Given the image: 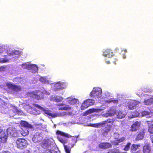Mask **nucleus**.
Segmentation results:
<instances>
[{"label":"nucleus","instance_id":"2","mask_svg":"<svg viewBox=\"0 0 153 153\" xmlns=\"http://www.w3.org/2000/svg\"><path fill=\"white\" fill-rule=\"evenodd\" d=\"M34 105L36 107L43 111L44 113H45L53 118L63 116L65 115L64 112H52L48 110L45 109L37 104H35Z\"/></svg>","mask_w":153,"mask_h":153},{"label":"nucleus","instance_id":"25","mask_svg":"<svg viewBox=\"0 0 153 153\" xmlns=\"http://www.w3.org/2000/svg\"><path fill=\"white\" fill-rule=\"evenodd\" d=\"M99 146L101 149H106L111 147V145L108 143H101L99 144Z\"/></svg>","mask_w":153,"mask_h":153},{"label":"nucleus","instance_id":"42","mask_svg":"<svg viewBox=\"0 0 153 153\" xmlns=\"http://www.w3.org/2000/svg\"><path fill=\"white\" fill-rule=\"evenodd\" d=\"M131 144L130 143H128L125 146L123 150L125 151H128L130 149V147L131 145Z\"/></svg>","mask_w":153,"mask_h":153},{"label":"nucleus","instance_id":"26","mask_svg":"<svg viewBox=\"0 0 153 153\" xmlns=\"http://www.w3.org/2000/svg\"><path fill=\"white\" fill-rule=\"evenodd\" d=\"M103 56L105 57L110 58L113 56L112 52L109 49H107L103 53Z\"/></svg>","mask_w":153,"mask_h":153},{"label":"nucleus","instance_id":"59","mask_svg":"<svg viewBox=\"0 0 153 153\" xmlns=\"http://www.w3.org/2000/svg\"><path fill=\"white\" fill-rule=\"evenodd\" d=\"M137 95H139V94H138V92H137Z\"/></svg>","mask_w":153,"mask_h":153},{"label":"nucleus","instance_id":"10","mask_svg":"<svg viewBox=\"0 0 153 153\" xmlns=\"http://www.w3.org/2000/svg\"><path fill=\"white\" fill-rule=\"evenodd\" d=\"M17 147L20 149H23L28 145L27 141L25 139L19 138L16 141Z\"/></svg>","mask_w":153,"mask_h":153},{"label":"nucleus","instance_id":"60","mask_svg":"<svg viewBox=\"0 0 153 153\" xmlns=\"http://www.w3.org/2000/svg\"><path fill=\"white\" fill-rule=\"evenodd\" d=\"M142 93V91H141L140 92H139V94H141V93Z\"/></svg>","mask_w":153,"mask_h":153},{"label":"nucleus","instance_id":"23","mask_svg":"<svg viewBox=\"0 0 153 153\" xmlns=\"http://www.w3.org/2000/svg\"><path fill=\"white\" fill-rule=\"evenodd\" d=\"M144 104L146 105H150L153 104V96L150 97L148 99H146L143 102Z\"/></svg>","mask_w":153,"mask_h":153},{"label":"nucleus","instance_id":"9","mask_svg":"<svg viewBox=\"0 0 153 153\" xmlns=\"http://www.w3.org/2000/svg\"><path fill=\"white\" fill-rule=\"evenodd\" d=\"M19 131H17L15 128L10 127L7 130V133L8 136L13 137L20 136Z\"/></svg>","mask_w":153,"mask_h":153},{"label":"nucleus","instance_id":"21","mask_svg":"<svg viewBox=\"0 0 153 153\" xmlns=\"http://www.w3.org/2000/svg\"><path fill=\"white\" fill-rule=\"evenodd\" d=\"M0 133V137L1 141L2 143H4L6 141L8 135L7 133V131L5 132L1 131Z\"/></svg>","mask_w":153,"mask_h":153},{"label":"nucleus","instance_id":"54","mask_svg":"<svg viewBox=\"0 0 153 153\" xmlns=\"http://www.w3.org/2000/svg\"><path fill=\"white\" fill-rule=\"evenodd\" d=\"M2 130L1 127L0 126V133H1V131H2Z\"/></svg>","mask_w":153,"mask_h":153},{"label":"nucleus","instance_id":"17","mask_svg":"<svg viewBox=\"0 0 153 153\" xmlns=\"http://www.w3.org/2000/svg\"><path fill=\"white\" fill-rule=\"evenodd\" d=\"M66 100V102L70 105H74L79 102L78 100L73 97H68Z\"/></svg>","mask_w":153,"mask_h":153},{"label":"nucleus","instance_id":"8","mask_svg":"<svg viewBox=\"0 0 153 153\" xmlns=\"http://www.w3.org/2000/svg\"><path fill=\"white\" fill-rule=\"evenodd\" d=\"M110 93L108 92H105L104 93L102 94V95L101 97L102 100V101H103V100H104L106 102L108 103H110L111 102H113L114 103L118 102V101L117 100H114L113 99H109L108 100H107L110 97Z\"/></svg>","mask_w":153,"mask_h":153},{"label":"nucleus","instance_id":"3","mask_svg":"<svg viewBox=\"0 0 153 153\" xmlns=\"http://www.w3.org/2000/svg\"><path fill=\"white\" fill-rule=\"evenodd\" d=\"M42 147L45 149H48L51 153H55L53 150L55 148V144L53 142H52L50 140H47L43 141L42 145Z\"/></svg>","mask_w":153,"mask_h":153},{"label":"nucleus","instance_id":"32","mask_svg":"<svg viewBox=\"0 0 153 153\" xmlns=\"http://www.w3.org/2000/svg\"><path fill=\"white\" fill-rule=\"evenodd\" d=\"M30 63L27 62L22 64L21 66L24 69H30Z\"/></svg>","mask_w":153,"mask_h":153},{"label":"nucleus","instance_id":"57","mask_svg":"<svg viewBox=\"0 0 153 153\" xmlns=\"http://www.w3.org/2000/svg\"><path fill=\"white\" fill-rule=\"evenodd\" d=\"M124 51L126 53L127 52V50H125Z\"/></svg>","mask_w":153,"mask_h":153},{"label":"nucleus","instance_id":"37","mask_svg":"<svg viewBox=\"0 0 153 153\" xmlns=\"http://www.w3.org/2000/svg\"><path fill=\"white\" fill-rule=\"evenodd\" d=\"M21 124L22 126H23L29 128H31L32 127L31 125H30L27 122L25 121H22L21 122Z\"/></svg>","mask_w":153,"mask_h":153},{"label":"nucleus","instance_id":"62","mask_svg":"<svg viewBox=\"0 0 153 153\" xmlns=\"http://www.w3.org/2000/svg\"><path fill=\"white\" fill-rule=\"evenodd\" d=\"M115 64H116V63L115 62H114Z\"/></svg>","mask_w":153,"mask_h":153},{"label":"nucleus","instance_id":"7","mask_svg":"<svg viewBox=\"0 0 153 153\" xmlns=\"http://www.w3.org/2000/svg\"><path fill=\"white\" fill-rule=\"evenodd\" d=\"M7 105V113L8 111H10L9 112L10 113H11L12 112L13 113V115H16V114H21L22 112L20 110H19L15 106H13L11 104L8 103Z\"/></svg>","mask_w":153,"mask_h":153},{"label":"nucleus","instance_id":"24","mask_svg":"<svg viewBox=\"0 0 153 153\" xmlns=\"http://www.w3.org/2000/svg\"><path fill=\"white\" fill-rule=\"evenodd\" d=\"M63 99V98L62 97L56 96H52L50 98V100L55 101L57 102L61 101Z\"/></svg>","mask_w":153,"mask_h":153},{"label":"nucleus","instance_id":"63","mask_svg":"<svg viewBox=\"0 0 153 153\" xmlns=\"http://www.w3.org/2000/svg\"><path fill=\"white\" fill-rule=\"evenodd\" d=\"M11 116H13V115H11Z\"/></svg>","mask_w":153,"mask_h":153},{"label":"nucleus","instance_id":"61","mask_svg":"<svg viewBox=\"0 0 153 153\" xmlns=\"http://www.w3.org/2000/svg\"><path fill=\"white\" fill-rule=\"evenodd\" d=\"M84 153H87V152H85Z\"/></svg>","mask_w":153,"mask_h":153},{"label":"nucleus","instance_id":"29","mask_svg":"<svg viewBox=\"0 0 153 153\" xmlns=\"http://www.w3.org/2000/svg\"><path fill=\"white\" fill-rule=\"evenodd\" d=\"M126 113L123 112V111H119L117 113V118L122 119L125 117Z\"/></svg>","mask_w":153,"mask_h":153},{"label":"nucleus","instance_id":"11","mask_svg":"<svg viewBox=\"0 0 153 153\" xmlns=\"http://www.w3.org/2000/svg\"><path fill=\"white\" fill-rule=\"evenodd\" d=\"M67 85V83L65 82L59 81L55 84L52 88L55 91L59 90L64 88Z\"/></svg>","mask_w":153,"mask_h":153},{"label":"nucleus","instance_id":"49","mask_svg":"<svg viewBox=\"0 0 153 153\" xmlns=\"http://www.w3.org/2000/svg\"><path fill=\"white\" fill-rule=\"evenodd\" d=\"M20 153H31L30 152L27 150H25L24 152H21Z\"/></svg>","mask_w":153,"mask_h":153},{"label":"nucleus","instance_id":"55","mask_svg":"<svg viewBox=\"0 0 153 153\" xmlns=\"http://www.w3.org/2000/svg\"><path fill=\"white\" fill-rule=\"evenodd\" d=\"M63 105H64L63 104L61 103V104H60L58 105L59 106H63Z\"/></svg>","mask_w":153,"mask_h":153},{"label":"nucleus","instance_id":"53","mask_svg":"<svg viewBox=\"0 0 153 153\" xmlns=\"http://www.w3.org/2000/svg\"><path fill=\"white\" fill-rule=\"evenodd\" d=\"M106 63L108 64H110V62L109 61H106Z\"/></svg>","mask_w":153,"mask_h":153},{"label":"nucleus","instance_id":"6","mask_svg":"<svg viewBox=\"0 0 153 153\" xmlns=\"http://www.w3.org/2000/svg\"><path fill=\"white\" fill-rule=\"evenodd\" d=\"M44 94H49L46 91L42 92L40 91H36L35 92H32L31 93L30 96L37 100H39L43 97Z\"/></svg>","mask_w":153,"mask_h":153},{"label":"nucleus","instance_id":"38","mask_svg":"<svg viewBox=\"0 0 153 153\" xmlns=\"http://www.w3.org/2000/svg\"><path fill=\"white\" fill-rule=\"evenodd\" d=\"M21 53V52L19 51H14L11 53H8V55H12L13 56L14 55H19Z\"/></svg>","mask_w":153,"mask_h":153},{"label":"nucleus","instance_id":"22","mask_svg":"<svg viewBox=\"0 0 153 153\" xmlns=\"http://www.w3.org/2000/svg\"><path fill=\"white\" fill-rule=\"evenodd\" d=\"M144 130L143 129L141 130L136 137L135 140L136 141H138L143 139L144 138Z\"/></svg>","mask_w":153,"mask_h":153},{"label":"nucleus","instance_id":"41","mask_svg":"<svg viewBox=\"0 0 153 153\" xmlns=\"http://www.w3.org/2000/svg\"><path fill=\"white\" fill-rule=\"evenodd\" d=\"M140 145H136L133 144L131 147V150L132 151H135L140 147Z\"/></svg>","mask_w":153,"mask_h":153},{"label":"nucleus","instance_id":"52","mask_svg":"<svg viewBox=\"0 0 153 153\" xmlns=\"http://www.w3.org/2000/svg\"><path fill=\"white\" fill-rule=\"evenodd\" d=\"M132 153H141V151H138L137 152H133Z\"/></svg>","mask_w":153,"mask_h":153},{"label":"nucleus","instance_id":"43","mask_svg":"<svg viewBox=\"0 0 153 153\" xmlns=\"http://www.w3.org/2000/svg\"><path fill=\"white\" fill-rule=\"evenodd\" d=\"M64 149L66 153H70L71 148L70 147H68L67 146L64 145Z\"/></svg>","mask_w":153,"mask_h":153},{"label":"nucleus","instance_id":"40","mask_svg":"<svg viewBox=\"0 0 153 153\" xmlns=\"http://www.w3.org/2000/svg\"><path fill=\"white\" fill-rule=\"evenodd\" d=\"M77 137H73L72 138V143H70V145L71 147L72 148L75 145V143L77 142Z\"/></svg>","mask_w":153,"mask_h":153},{"label":"nucleus","instance_id":"34","mask_svg":"<svg viewBox=\"0 0 153 153\" xmlns=\"http://www.w3.org/2000/svg\"><path fill=\"white\" fill-rule=\"evenodd\" d=\"M88 126H89L97 128L102 127V122L99 123H98L95 124H88Z\"/></svg>","mask_w":153,"mask_h":153},{"label":"nucleus","instance_id":"13","mask_svg":"<svg viewBox=\"0 0 153 153\" xmlns=\"http://www.w3.org/2000/svg\"><path fill=\"white\" fill-rule=\"evenodd\" d=\"M119 134L117 133L114 134V136L115 138V140L111 141L113 145H118L119 143L123 142L125 139V138L124 137H122L120 139H117L119 137Z\"/></svg>","mask_w":153,"mask_h":153},{"label":"nucleus","instance_id":"12","mask_svg":"<svg viewBox=\"0 0 153 153\" xmlns=\"http://www.w3.org/2000/svg\"><path fill=\"white\" fill-rule=\"evenodd\" d=\"M36 78L43 83L50 84L53 83V82L51 80V78L48 76H41L38 75L36 76Z\"/></svg>","mask_w":153,"mask_h":153},{"label":"nucleus","instance_id":"46","mask_svg":"<svg viewBox=\"0 0 153 153\" xmlns=\"http://www.w3.org/2000/svg\"><path fill=\"white\" fill-rule=\"evenodd\" d=\"M59 140L63 144L66 143L67 142V140L63 138H59Z\"/></svg>","mask_w":153,"mask_h":153},{"label":"nucleus","instance_id":"30","mask_svg":"<svg viewBox=\"0 0 153 153\" xmlns=\"http://www.w3.org/2000/svg\"><path fill=\"white\" fill-rule=\"evenodd\" d=\"M56 133L58 135H60L67 137H71V136L68 134L64 133L60 131H57Z\"/></svg>","mask_w":153,"mask_h":153},{"label":"nucleus","instance_id":"1","mask_svg":"<svg viewBox=\"0 0 153 153\" xmlns=\"http://www.w3.org/2000/svg\"><path fill=\"white\" fill-rule=\"evenodd\" d=\"M114 120V119H110L102 122V127H105L106 125L107 126L102 131V133L104 136H106L110 132Z\"/></svg>","mask_w":153,"mask_h":153},{"label":"nucleus","instance_id":"48","mask_svg":"<svg viewBox=\"0 0 153 153\" xmlns=\"http://www.w3.org/2000/svg\"><path fill=\"white\" fill-rule=\"evenodd\" d=\"M142 90L145 92H150L152 91H151V90L150 89H145V88L142 89Z\"/></svg>","mask_w":153,"mask_h":153},{"label":"nucleus","instance_id":"31","mask_svg":"<svg viewBox=\"0 0 153 153\" xmlns=\"http://www.w3.org/2000/svg\"><path fill=\"white\" fill-rule=\"evenodd\" d=\"M104 110V109H94V108H92L91 109H89V110H88L87 111V114H91L93 112H98L99 111H100L102 110Z\"/></svg>","mask_w":153,"mask_h":153},{"label":"nucleus","instance_id":"44","mask_svg":"<svg viewBox=\"0 0 153 153\" xmlns=\"http://www.w3.org/2000/svg\"><path fill=\"white\" fill-rule=\"evenodd\" d=\"M150 112L148 111H142L141 113V116L142 117L146 116L148 115H149Z\"/></svg>","mask_w":153,"mask_h":153},{"label":"nucleus","instance_id":"20","mask_svg":"<svg viewBox=\"0 0 153 153\" xmlns=\"http://www.w3.org/2000/svg\"><path fill=\"white\" fill-rule=\"evenodd\" d=\"M140 125V122L138 121L135 122L131 126L130 131H136L139 128Z\"/></svg>","mask_w":153,"mask_h":153},{"label":"nucleus","instance_id":"5","mask_svg":"<svg viewBox=\"0 0 153 153\" xmlns=\"http://www.w3.org/2000/svg\"><path fill=\"white\" fill-rule=\"evenodd\" d=\"M124 105L128 106L129 109H133L136 108L140 103V102L135 100H125Z\"/></svg>","mask_w":153,"mask_h":153},{"label":"nucleus","instance_id":"58","mask_svg":"<svg viewBox=\"0 0 153 153\" xmlns=\"http://www.w3.org/2000/svg\"><path fill=\"white\" fill-rule=\"evenodd\" d=\"M119 153H127L126 152H122V153H120V152H119Z\"/></svg>","mask_w":153,"mask_h":153},{"label":"nucleus","instance_id":"47","mask_svg":"<svg viewBox=\"0 0 153 153\" xmlns=\"http://www.w3.org/2000/svg\"><path fill=\"white\" fill-rule=\"evenodd\" d=\"M86 104L85 103L83 102L82 105V106H81V109L82 110H84L87 108V107H85V106H86Z\"/></svg>","mask_w":153,"mask_h":153},{"label":"nucleus","instance_id":"35","mask_svg":"<svg viewBox=\"0 0 153 153\" xmlns=\"http://www.w3.org/2000/svg\"><path fill=\"white\" fill-rule=\"evenodd\" d=\"M71 109V107L70 105H65L64 106L59 108V110H69Z\"/></svg>","mask_w":153,"mask_h":153},{"label":"nucleus","instance_id":"27","mask_svg":"<svg viewBox=\"0 0 153 153\" xmlns=\"http://www.w3.org/2000/svg\"><path fill=\"white\" fill-rule=\"evenodd\" d=\"M24 129H22V131H19V134H20V136L21 135L25 136L29 134L28 130L27 128L24 127Z\"/></svg>","mask_w":153,"mask_h":153},{"label":"nucleus","instance_id":"4","mask_svg":"<svg viewBox=\"0 0 153 153\" xmlns=\"http://www.w3.org/2000/svg\"><path fill=\"white\" fill-rule=\"evenodd\" d=\"M102 89L99 88H94L90 94V96L91 97H94L97 100L101 101L102 100L101 97H102Z\"/></svg>","mask_w":153,"mask_h":153},{"label":"nucleus","instance_id":"15","mask_svg":"<svg viewBox=\"0 0 153 153\" xmlns=\"http://www.w3.org/2000/svg\"><path fill=\"white\" fill-rule=\"evenodd\" d=\"M8 103H5L3 100L0 99V108H1L0 110L1 113L6 114L7 112V105Z\"/></svg>","mask_w":153,"mask_h":153},{"label":"nucleus","instance_id":"16","mask_svg":"<svg viewBox=\"0 0 153 153\" xmlns=\"http://www.w3.org/2000/svg\"><path fill=\"white\" fill-rule=\"evenodd\" d=\"M7 86L9 89L12 90L16 91H19L20 89L19 86L13 84L10 82L7 83Z\"/></svg>","mask_w":153,"mask_h":153},{"label":"nucleus","instance_id":"50","mask_svg":"<svg viewBox=\"0 0 153 153\" xmlns=\"http://www.w3.org/2000/svg\"><path fill=\"white\" fill-rule=\"evenodd\" d=\"M5 69V68L4 67H1L0 68V70L1 71H4Z\"/></svg>","mask_w":153,"mask_h":153},{"label":"nucleus","instance_id":"36","mask_svg":"<svg viewBox=\"0 0 153 153\" xmlns=\"http://www.w3.org/2000/svg\"><path fill=\"white\" fill-rule=\"evenodd\" d=\"M139 113L137 111H135L132 112L131 114L129 116L130 118H133L138 117L139 115Z\"/></svg>","mask_w":153,"mask_h":153},{"label":"nucleus","instance_id":"28","mask_svg":"<svg viewBox=\"0 0 153 153\" xmlns=\"http://www.w3.org/2000/svg\"><path fill=\"white\" fill-rule=\"evenodd\" d=\"M84 102L86 105L85 107H88L89 106L93 105L94 103V101L93 100L88 99L85 100Z\"/></svg>","mask_w":153,"mask_h":153},{"label":"nucleus","instance_id":"14","mask_svg":"<svg viewBox=\"0 0 153 153\" xmlns=\"http://www.w3.org/2000/svg\"><path fill=\"white\" fill-rule=\"evenodd\" d=\"M116 109L114 107L112 108L105 113L102 114V116L107 117H111L116 114Z\"/></svg>","mask_w":153,"mask_h":153},{"label":"nucleus","instance_id":"56","mask_svg":"<svg viewBox=\"0 0 153 153\" xmlns=\"http://www.w3.org/2000/svg\"><path fill=\"white\" fill-rule=\"evenodd\" d=\"M123 59H125V58H126V56H123Z\"/></svg>","mask_w":153,"mask_h":153},{"label":"nucleus","instance_id":"33","mask_svg":"<svg viewBox=\"0 0 153 153\" xmlns=\"http://www.w3.org/2000/svg\"><path fill=\"white\" fill-rule=\"evenodd\" d=\"M151 151L150 148L148 145H146L143 147V152L144 153H149Z\"/></svg>","mask_w":153,"mask_h":153},{"label":"nucleus","instance_id":"19","mask_svg":"<svg viewBox=\"0 0 153 153\" xmlns=\"http://www.w3.org/2000/svg\"><path fill=\"white\" fill-rule=\"evenodd\" d=\"M149 126L148 131L151 134H153V121H147ZM151 140L153 143V135L151 136Z\"/></svg>","mask_w":153,"mask_h":153},{"label":"nucleus","instance_id":"45","mask_svg":"<svg viewBox=\"0 0 153 153\" xmlns=\"http://www.w3.org/2000/svg\"><path fill=\"white\" fill-rule=\"evenodd\" d=\"M107 153H119V150L116 149H111L109 150Z\"/></svg>","mask_w":153,"mask_h":153},{"label":"nucleus","instance_id":"51","mask_svg":"<svg viewBox=\"0 0 153 153\" xmlns=\"http://www.w3.org/2000/svg\"><path fill=\"white\" fill-rule=\"evenodd\" d=\"M6 62V61H4L2 59H0V62Z\"/></svg>","mask_w":153,"mask_h":153},{"label":"nucleus","instance_id":"18","mask_svg":"<svg viewBox=\"0 0 153 153\" xmlns=\"http://www.w3.org/2000/svg\"><path fill=\"white\" fill-rule=\"evenodd\" d=\"M42 139V137L41 136L40 134L37 132L34 135L32 140L35 143H38Z\"/></svg>","mask_w":153,"mask_h":153},{"label":"nucleus","instance_id":"39","mask_svg":"<svg viewBox=\"0 0 153 153\" xmlns=\"http://www.w3.org/2000/svg\"><path fill=\"white\" fill-rule=\"evenodd\" d=\"M30 69H32L33 72H36L38 70V68L36 65L31 64Z\"/></svg>","mask_w":153,"mask_h":153}]
</instances>
